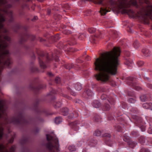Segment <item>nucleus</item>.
Returning <instances> with one entry per match:
<instances>
[{
    "label": "nucleus",
    "instance_id": "19",
    "mask_svg": "<svg viewBox=\"0 0 152 152\" xmlns=\"http://www.w3.org/2000/svg\"><path fill=\"white\" fill-rule=\"evenodd\" d=\"M85 94L88 96L91 97L93 94V92L91 90L88 89L85 92Z\"/></svg>",
    "mask_w": 152,
    "mask_h": 152
},
{
    "label": "nucleus",
    "instance_id": "9",
    "mask_svg": "<svg viewBox=\"0 0 152 152\" xmlns=\"http://www.w3.org/2000/svg\"><path fill=\"white\" fill-rule=\"evenodd\" d=\"M143 107L145 109H151L152 108V103H146L143 104Z\"/></svg>",
    "mask_w": 152,
    "mask_h": 152
},
{
    "label": "nucleus",
    "instance_id": "58",
    "mask_svg": "<svg viewBox=\"0 0 152 152\" xmlns=\"http://www.w3.org/2000/svg\"><path fill=\"white\" fill-rule=\"evenodd\" d=\"M92 41H91V42L92 43H94V40H95V38L94 37H92Z\"/></svg>",
    "mask_w": 152,
    "mask_h": 152
},
{
    "label": "nucleus",
    "instance_id": "34",
    "mask_svg": "<svg viewBox=\"0 0 152 152\" xmlns=\"http://www.w3.org/2000/svg\"><path fill=\"white\" fill-rule=\"evenodd\" d=\"M116 128V130H117L118 131L120 132L121 131L122 128V127L118 125H117L116 126H115Z\"/></svg>",
    "mask_w": 152,
    "mask_h": 152
},
{
    "label": "nucleus",
    "instance_id": "12",
    "mask_svg": "<svg viewBox=\"0 0 152 152\" xmlns=\"http://www.w3.org/2000/svg\"><path fill=\"white\" fill-rule=\"evenodd\" d=\"M108 12V10H107L106 9L103 8L101 7L100 10L99 11V12L101 15H105L106 14V13Z\"/></svg>",
    "mask_w": 152,
    "mask_h": 152
},
{
    "label": "nucleus",
    "instance_id": "5",
    "mask_svg": "<svg viewBox=\"0 0 152 152\" xmlns=\"http://www.w3.org/2000/svg\"><path fill=\"white\" fill-rule=\"evenodd\" d=\"M80 124L79 121H75L73 122H69L68 125L72 129L75 131L77 132L79 129V127L78 125Z\"/></svg>",
    "mask_w": 152,
    "mask_h": 152
},
{
    "label": "nucleus",
    "instance_id": "7",
    "mask_svg": "<svg viewBox=\"0 0 152 152\" xmlns=\"http://www.w3.org/2000/svg\"><path fill=\"white\" fill-rule=\"evenodd\" d=\"M32 38V39L33 40L34 39L35 37L28 33H26L21 37L19 42L20 43H22L23 42L25 41L28 38Z\"/></svg>",
    "mask_w": 152,
    "mask_h": 152
},
{
    "label": "nucleus",
    "instance_id": "46",
    "mask_svg": "<svg viewBox=\"0 0 152 152\" xmlns=\"http://www.w3.org/2000/svg\"><path fill=\"white\" fill-rule=\"evenodd\" d=\"M74 117L73 114H71L68 116V118L69 119H72Z\"/></svg>",
    "mask_w": 152,
    "mask_h": 152
},
{
    "label": "nucleus",
    "instance_id": "27",
    "mask_svg": "<svg viewBox=\"0 0 152 152\" xmlns=\"http://www.w3.org/2000/svg\"><path fill=\"white\" fill-rule=\"evenodd\" d=\"M88 31L90 33H93L96 31V29L92 27L89 28L88 29Z\"/></svg>",
    "mask_w": 152,
    "mask_h": 152
},
{
    "label": "nucleus",
    "instance_id": "8",
    "mask_svg": "<svg viewBox=\"0 0 152 152\" xmlns=\"http://www.w3.org/2000/svg\"><path fill=\"white\" fill-rule=\"evenodd\" d=\"M103 137L105 138L106 141V143L107 145L110 146H111L112 145L110 144L111 141L110 140V138L111 135L110 134L105 133L104 134Z\"/></svg>",
    "mask_w": 152,
    "mask_h": 152
},
{
    "label": "nucleus",
    "instance_id": "42",
    "mask_svg": "<svg viewBox=\"0 0 152 152\" xmlns=\"http://www.w3.org/2000/svg\"><path fill=\"white\" fill-rule=\"evenodd\" d=\"M128 101L130 103H134L135 102V100L133 98H130L129 99Z\"/></svg>",
    "mask_w": 152,
    "mask_h": 152
},
{
    "label": "nucleus",
    "instance_id": "47",
    "mask_svg": "<svg viewBox=\"0 0 152 152\" xmlns=\"http://www.w3.org/2000/svg\"><path fill=\"white\" fill-rule=\"evenodd\" d=\"M37 16H35L34 17V18L33 19H32V20H31L33 21H34L35 20H37Z\"/></svg>",
    "mask_w": 152,
    "mask_h": 152
},
{
    "label": "nucleus",
    "instance_id": "11",
    "mask_svg": "<svg viewBox=\"0 0 152 152\" xmlns=\"http://www.w3.org/2000/svg\"><path fill=\"white\" fill-rule=\"evenodd\" d=\"M142 52L146 56H150V53L148 50L147 49H143L142 50Z\"/></svg>",
    "mask_w": 152,
    "mask_h": 152
},
{
    "label": "nucleus",
    "instance_id": "54",
    "mask_svg": "<svg viewBox=\"0 0 152 152\" xmlns=\"http://www.w3.org/2000/svg\"><path fill=\"white\" fill-rule=\"evenodd\" d=\"M47 12H48V14L49 15L50 13V12H51V10H49V9H48V11H47Z\"/></svg>",
    "mask_w": 152,
    "mask_h": 152
},
{
    "label": "nucleus",
    "instance_id": "1",
    "mask_svg": "<svg viewBox=\"0 0 152 152\" xmlns=\"http://www.w3.org/2000/svg\"><path fill=\"white\" fill-rule=\"evenodd\" d=\"M120 53L119 48L114 47L112 50L102 53L99 58H95L94 69L99 71L95 75L97 80L106 83L109 80L110 75H116Z\"/></svg>",
    "mask_w": 152,
    "mask_h": 152
},
{
    "label": "nucleus",
    "instance_id": "20",
    "mask_svg": "<svg viewBox=\"0 0 152 152\" xmlns=\"http://www.w3.org/2000/svg\"><path fill=\"white\" fill-rule=\"evenodd\" d=\"M107 101L111 104H113L115 102L114 99L110 97L108 98Z\"/></svg>",
    "mask_w": 152,
    "mask_h": 152
},
{
    "label": "nucleus",
    "instance_id": "23",
    "mask_svg": "<svg viewBox=\"0 0 152 152\" xmlns=\"http://www.w3.org/2000/svg\"><path fill=\"white\" fill-rule=\"evenodd\" d=\"M101 132L98 130H97L95 132L94 134L95 136H99L101 135Z\"/></svg>",
    "mask_w": 152,
    "mask_h": 152
},
{
    "label": "nucleus",
    "instance_id": "2",
    "mask_svg": "<svg viewBox=\"0 0 152 152\" xmlns=\"http://www.w3.org/2000/svg\"><path fill=\"white\" fill-rule=\"evenodd\" d=\"M120 9H122L121 12L123 14H126L132 16L134 12L131 10H127L126 8L129 7L131 5L138 7L137 2L135 0H118L117 4Z\"/></svg>",
    "mask_w": 152,
    "mask_h": 152
},
{
    "label": "nucleus",
    "instance_id": "50",
    "mask_svg": "<svg viewBox=\"0 0 152 152\" xmlns=\"http://www.w3.org/2000/svg\"><path fill=\"white\" fill-rule=\"evenodd\" d=\"M47 74L50 77H52L53 76V75L51 72H48Z\"/></svg>",
    "mask_w": 152,
    "mask_h": 152
},
{
    "label": "nucleus",
    "instance_id": "63",
    "mask_svg": "<svg viewBox=\"0 0 152 152\" xmlns=\"http://www.w3.org/2000/svg\"><path fill=\"white\" fill-rule=\"evenodd\" d=\"M120 118H122V117H119L118 118V119H120Z\"/></svg>",
    "mask_w": 152,
    "mask_h": 152
},
{
    "label": "nucleus",
    "instance_id": "36",
    "mask_svg": "<svg viewBox=\"0 0 152 152\" xmlns=\"http://www.w3.org/2000/svg\"><path fill=\"white\" fill-rule=\"evenodd\" d=\"M15 137V134H14L11 138L9 141V142L10 143H12L13 141L14 137Z\"/></svg>",
    "mask_w": 152,
    "mask_h": 152
},
{
    "label": "nucleus",
    "instance_id": "18",
    "mask_svg": "<svg viewBox=\"0 0 152 152\" xmlns=\"http://www.w3.org/2000/svg\"><path fill=\"white\" fill-rule=\"evenodd\" d=\"M68 149L70 151L72 152L76 150L75 146L73 145H70L68 147Z\"/></svg>",
    "mask_w": 152,
    "mask_h": 152
},
{
    "label": "nucleus",
    "instance_id": "59",
    "mask_svg": "<svg viewBox=\"0 0 152 152\" xmlns=\"http://www.w3.org/2000/svg\"><path fill=\"white\" fill-rule=\"evenodd\" d=\"M86 59L87 61H88L89 60V57L88 56H87L86 58Z\"/></svg>",
    "mask_w": 152,
    "mask_h": 152
},
{
    "label": "nucleus",
    "instance_id": "62",
    "mask_svg": "<svg viewBox=\"0 0 152 152\" xmlns=\"http://www.w3.org/2000/svg\"><path fill=\"white\" fill-rule=\"evenodd\" d=\"M44 41V40H43L42 39V38H41V39H40V42H42V41Z\"/></svg>",
    "mask_w": 152,
    "mask_h": 152
},
{
    "label": "nucleus",
    "instance_id": "56",
    "mask_svg": "<svg viewBox=\"0 0 152 152\" xmlns=\"http://www.w3.org/2000/svg\"><path fill=\"white\" fill-rule=\"evenodd\" d=\"M148 86L149 88H152V84H148Z\"/></svg>",
    "mask_w": 152,
    "mask_h": 152
},
{
    "label": "nucleus",
    "instance_id": "35",
    "mask_svg": "<svg viewBox=\"0 0 152 152\" xmlns=\"http://www.w3.org/2000/svg\"><path fill=\"white\" fill-rule=\"evenodd\" d=\"M61 17V15L58 14H56L54 15V18L55 19H59Z\"/></svg>",
    "mask_w": 152,
    "mask_h": 152
},
{
    "label": "nucleus",
    "instance_id": "22",
    "mask_svg": "<svg viewBox=\"0 0 152 152\" xmlns=\"http://www.w3.org/2000/svg\"><path fill=\"white\" fill-rule=\"evenodd\" d=\"M128 144L131 148H133L134 147L136 144L135 143L131 141H129L128 142Z\"/></svg>",
    "mask_w": 152,
    "mask_h": 152
},
{
    "label": "nucleus",
    "instance_id": "17",
    "mask_svg": "<svg viewBox=\"0 0 152 152\" xmlns=\"http://www.w3.org/2000/svg\"><path fill=\"white\" fill-rule=\"evenodd\" d=\"M96 143V141L93 139L90 140L89 142V145L91 146H94Z\"/></svg>",
    "mask_w": 152,
    "mask_h": 152
},
{
    "label": "nucleus",
    "instance_id": "24",
    "mask_svg": "<svg viewBox=\"0 0 152 152\" xmlns=\"http://www.w3.org/2000/svg\"><path fill=\"white\" fill-rule=\"evenodd\" d=\"M110 108V105L107 104L105 103L104 105V110H109Z\"/></svg>",
    "mask_w": 152,
    "mask_h": 152
},
{
    "label": "nucleus",
    "instance_id": "26",
    "mask_svg": "<svg viewBox=\"0 0 152 152\" xmlns=\"http://www.w3.org/2000/svg\"><path fill=\"white\" fill-rule=\"evenodd\" d=\"M133 46L135 48H137L139 46V43L137 41H135L133 44Z\"/></svg>",
    "mask_w": 152,
    "mask_h": 152
},
{
    "label": "nucleus",
    "instance_id": "49",
    "mask_svg": "<svg viewBox=\"0 0 152 152\" xmlns=\"http://www.w3.org/2000/svg\"><path fill=\"white\" fill-rule=\"evenodd\" d=\"M131 133L134 136H136L137 135V132H132Z\"/></svg>",
    "mask_w": 152,
    "mask_h": 152
},
{
    "label": "nucleus",
    "instance_id": "28",
    "mask_svg": "<svg viewBox=\"0 0 152 152\" xmlns=\"http://www.w3.org/2000/svg\"><path fill=\"white\" fill-rule=\"evenodd\" d=\"M63 33L64 34L68 35L71 34L72 33V32L71 31H69V30L65 29L63 30Z\"/></svg>",
    "mask_w": 152,
    "mask_h": 152
},
{
    "label": "nucleus",
    "instance_id": "15",
    "mask_svg": "<svg viewBox=\"0 0 152 152\" xmlns=\"http://www.w3.org/2000/svg\"><path fill=\"white\" fill-rule=\"evenodd\" d=\"M61 105V103L60 102H54L53 103V105L55 108H57L60 107Z\"/></svg>",
    "mask_w": 152,
    "mask_h": 152
},
{
    "label": "nucleus",
    "instance_id": "57",
    "mask_svg": "<svg viewBox=\"0 0 152 152\" xmlns=\"http://www.w3.org/2000/svg\"><path fill=\"white\" fill-rule=\"evenodd\" d=\"M71 94H72V95H73V96H75L76 94L74 92L72 91H71Z\"/></svg>",
    "mask_w": 152,
    "mask_h": 152
},
{
    "label": "nucleus",
    "instance_id": "3",
    "mask_svg": "<svg viewBox=\"0 0 152 152\" xmlns=\"http://www.w3.org/2000/svg\"><path fill=\"white\" fill-rule=\"evenodd\" d=\"M46 136L47 140L48 142L46 146L49 152H59L60 150L58 139L49 134H47Z\"/></svg>",
    "mask_w": 152,
    "mask_h": 152
},
{
    "label": "nucleus",
    "instance_id": "16",
    "mask_svg": "<svg viewBox=\"0 0 152 152\" xmlns=\"http://www.w3.org/2000/svg\"><path fill=\"white\" fill-rule=\"evenodd\" d=\"M64 115H66L68 114L69 112V110L67 108H64L61 110Z\"/></svg>",
    "mask_w": 152,
    "mask_h": 152
},
{
    "label": "nucleus",
    "instance_id": "32",
    "mask_svg": "<svg viewBox=\"0 0 152 152\" xmlns=\"http://www.w3.org/2000/svg\"><path fill=\"white\" fill-rule=\"evenodd\" d=\"M127 80L130 81L131 83H133V82L134 81L135 79L131 77H129L127 78Z\"/></svg>",
    "mask_w": 152,
    "mask_h": 152
},
{
    "label": "nucleus",
    "instance_id": "53",
    "mask_svg": "<svg viewBox=\"0 0 152 152\" xmlns=\"http://www.w3.org/2000/svg\"><path fill=\"white\" fill-rule=\"evenodd\" d=\"M58 46L60 47V48H65V47H66L65 46H64V45H63L62 44H61V45L60 46Z\"/></svg>",
    "mask_w": 152,
    "mask_h": 152
},
{
    "label": "nucleus",
    "instance_id": "39",
    "mask_svg": "<svg viewBox=\"0 0 152 152\" xmlns=\"http://www.w3.org/2000/svg\"><path fill=\"white\" fill-rule=\"evenodd\" d=\"M137 64L139 66H141L144 63L142 61H139L137 62Z\"/></svg>",
    "mask_w": 152,
    "mask_h": 152
},
{
    "label": "nucleus",
    "instance_id": "64",
    "mask_svg": "<svg viewBox=\"0 0 152 152\" xmlns=\"http://www.w3.org/2000/svg\"><path fill=\"white\" fill-rule=\"evenodd\" d=\"M84 125H88V124H87L86 123H84Z\"/></svg>",
    "mask_w": 152,
    "mask_h": 152
},
{
    "label": "nucleus",
    "instance_id": "38",
    "mask_svg": "<svg viewBox=\"0 0 152 152\" xmlns=\"http://www.w3.org/2000/svg\"><path fill=\"white\" fill-rule=\"evenodd\" d=\"M15 146H12L10 149V151L11 152H12L15 151Z\"/></svg>",
    "mask_w": 152,
    "mask_h": 152
},
{
    "label": "nucleus",
    "instance_id": "33",
    "mask_svg": "<svg viewBox=\"0 0 152 152\" xmlns=\"http://www.w3.org/2000/svg\"><path fill=\"white\" fill-rule=\"evenodd\" d=\"M139 141L142 144L144 143L145 142V139L142 137L140 138L139 139Z\"/></svg>",
    "mask_w": 152,
    "mask_h": 152
},
{
    "label": "nucleus",
    "instance_id": "21",
    "mask_svg": "<svg viewBox=\"0 0 152 152\" xmlns=\"http://www.w3.org/2000/svg\"><path fill=\"white\" fill-rule=\"evenodd\" d=\"M60 38V37H59V35L58 34H57L55 36L52 37V39L55 41L58 40Z\"/></svg>",
    "mask_w": 152,
    "mask_h": 152
},
{
    "label": "nucleus",
    "instance_id": "60",
    "mask_svg": "<svg viewBox=\"0 0 152 152\" xmlns=\"http://www.w3.org/2000/svg\"><path fill=\"white\" fill-rule=\"evenodd\" d=\"M64 96L66 97L68 99H70V97L66 95H64Z\"/></svg>",
    "mask_w": 152,
    "mask_h": 152
},
{
    "label": "nucleus",
    "instance_id": "10",
    "mask_svg": "<svg viewBox=\"0 0 152 152\" xmlns=\"http://www.w3.org/2000/svg\"><path fill=\"white\" fill-rule=\"evenodd\" d=\"M93 106L95 108H98L101 106V104L98 101H95L93 103Z\"/></svg>",
    "mask_w": 152,
    "mask_h": 152
},
{
    "label": "nucleus",
    "instance_id": "14",
    "mask_svg": "<svg viewBox=\"0 0 152 152\" xmlns=\"http://www.w3.org/2000/svg\"><path fill=\"white\" fill-rule=\"evenodd\" d=\"M62 121V119L60 117H56L55 119V122L56 124H59Z\"/></svg>",
    "mask_w": 152,
    "mask_h": 152
},
{
    "label": "nucleus",
    "instance_id": "41",
    "mask_svg": "<svg viewBox=\"0 0 152 152\" xmlns=\"http://www.w3.org/2000/svg\"><path fill=\"white\" fill-rule=\"evenodd\" d=\"M55 82L57 83H59L60 82V79L59 77H57L55 79Z\"/></svg>",
    "mask_w": 152,
    "mask_h": 152
},
{
    "label": "nucleus",
    "instance_id": "25",
    "mask_svg": "<svg viewBox=\"0 0 152 152\" xmlns=\"http://www.w3.org/2000/svg\"><path fill=\"white\" fill-rule=\"evenodd\" d=\"M73 66L72 64H67L65 65L64 67L66 69L69 70L73 67Z\"/></svg>",
    "mask_w": 152,
    "mask_h": 152
},
{
    "label": "nucleus",
    "instance_id": "45",
    "mask_svg": "<svg viewBox=\"0 0 152 152\" xmlns=\"http://www.w3.org/2000/svg\"><path fill=\"white\" fill-rule=\"evenodd\" d=\"M134 87L135 89H136L137 90L139 91L141 89L140 87L138 86H134Z\"/></svg>",
    "mask_w": 152,
    "mask_h": 152
},
{
    "label": "nucleus",
    "instance_id": "31",
    "mask_svg": "<svg viewBox=\"0 0 152 152\" xmlns=\"http://www.w3.org/2000/svg\"><path fill=\"white\" fill-rule=\"evenodd\" d=\"M140 98L141 101L142 102L145 101L146 99V96L145 95H142Z\"/></svg>",
    "mask_w": 152,
    "mask_h": 152
},
{
    "label": "nucleus",
    "instance_id": "13",
    "mask_svg": "<svg viewBox=\"0 0 152 152\" xmlns=\"http://www.w3.org/2000/svg\"><path fill=\"white\" fill-rule=\"evenodd\" d=\"M101 120V118L97 115L95 114L94 117V121L95 122H99Z\"/></svg>",
    "mask_w": 152,
    "mask_h": 152
},
{
    "label": "nucleus",
    "instance_id": "48",
    "mask_svg": "<svg viewBox=\"0 0 152 152\" xmlns=\"http://www.w3.org/2000/svg\"><path fill=\"white\" fill-rule=\"evenodd\" d=\"M69 42H70L69 44L70 45H73L74 44V43L73 42L72 40H69Z\"/></svg>",
    "mask_w": 152,
    "mask_h": 152
},
{
    "label": "nucleus",
    "instance_id": "37",
    "mask_svg": "<svg viewBox=\"0 0 152 152\" xmlns=\"http://www.w3.org/2000/svg\"><path fill=\"white\" fill-rule=\"evenodd\" d=\"M140 152H150L148 150L145 148H142L140 151Z\"/></svg>",
    "mask_w": 152,
    "mask_h": 152
},
{
    "label": "nucleus",
    "instance_id": "61",
    "mask_svg": "<svg viewBox=\"0 0 152 152\" xmlns=\"http://www.w3.org/2000/svg\"><path fill=\"white\" fill-rule=\"evenodd\" d=\"M51 92L54 94H55L56 93V91L54 90H53Z\"/></svg>",
    "mask_w": 152,
    "mask_h": 152
},
{
    "label": "nucleus",
    "instance_id": "40",
    "mask_svg": "<svg viewBox=\"0 0 152 152\" xmlns=\"http://www.w3.org/2000/svg\"><path fill=\"white\" fill-rule=\"evenodd\" d=\"M37 69L35 67H32L31 69V70L32 72H36L37 71Z\"/></svg>",
    "mask_w": 152,
    "mask_h": 152
},
{
    "label": "nucleus",
    "instance_id": "55",
    "mask_svg": "<svg viewBox=\"0 0 152 152\" xmlns=\"http://www.w3.org/2000/svg\"><path fill=\"white\" fill-rule=\"evenodd\" d=\"M141 129L142 131L143 132L145 130V128L144 127H143L141 128Z\"/></svg>",
    "mask_w": 152,
    "mask_h": 152
},
{
    "label": "nucleus",
    "instance_id": "51",
    "mask_svg": "<svg viewBox=\"0 0 152 152\" xmlns=\"http://www.w3.org/2000/svg\"><path fill=\"white\" fill-rule=\"evenodd\" d=\"M101 91L102 92H105L106 91V90L104 88H101Z\"/></svg>",
    "mask_w": 152,
    "mask_h": 152
},
{
    "label": "nucleus",
    "instance_id": "4",
    "mask_svg": "<svg viewBox=\"0 0 152 152\" xmlns=\"http://www.w3.org/2000/svg\"><path fill=\"white\" fill-rule=\"evenodd\" d=\"M60 53V52L57 51L56 53H55L54 55L51 54L44 55L43 53H41L38 58L39 63L41 68L44 69L46 67V65L43 62L45 59H46L47 62H49L52 61L53 59V57L55 56V58H54L55 61H58V58L56 55L58 53L59 54Z\"/></svg>",
    "mask_w": 152,
    "mask_h": 152
},
{
    "label": "nucleus",
    "instance_id": "29",
    "mask_svg": "<svg viewBox=\"0 0 152 152\" xmlns=\"http://www.w3.org/2000/svg\"><path fill=\"white\" fill-rule=\"evenodd\" d=\"M75 87L76 90L77 91L80 90L82 88V86L80 84L76 85Z\"/></svg>",
    "mask_w": 152,
    "mask_h": 152
},
{
    "label": "nucleus",
    "instance_id": "30",
    "mask_svg": "<svg viewBox=\"0 0 152 152\" xmlns=\"http://www.w3.org/2000/svg\"><path fill=\"white\" fill-rule=\"evenodd\" d=\"M132 61L130 60H127L125 62V64L128 66H131L132 65Z\"/></svg>",
    "mask_w": 152,
    "mask_h": 152
},
{
    "label": "nucleus",
    "instance_id": "52",
    "mask_svg": "<svg viewBox=\"0 0 152 152\" xmlns=\"http://www.w3.org/2000/svg\"><path fill=\"white\" fill-rule=\"evenodd\" d=\"M103 0H98V3L99 4H102Z\"/></svg>",
    "mask_w": 152,
    "mask_h": 152
},
{
    "label": "nucleus",
    "instance_id": "44",
    "mask_svg": "<svg viewBox=\"0 0 152 152\" xmlns=\"http://www.w3.org/2000/svg\"><path fill=\"white\" fill-rule=\"evenodd\" d=\"M106 97V95L104 94H102L101 96V98L102 100L104 99Z\"/></svg>",
    "mask_w": 152,
    "mask_h": 152
},
{
    "label": "nucleus",
    "instance_id": "6",
    "mask_svg": "<svg viewBox=\"0 0 152 152\" xmlns=\"http://www.w3.org/2000/svg\"><path fill=\"white\" fill-rule=\"evenodd\" d=\"M3 134V128H0V140L2 139ZM0 152H9L4 145L0 144Z\"/></svg>",
    "mask_w": 152,
    "mask_h": 152
},
{
    "label": "nucleus",
    "instance_id": "43",
    "mask_svg": "<svg viewBox=\"0 0 152 152\" xmlns=\"http://www.w3.org/2000/svg\"><path fill=\"white\" fill-rule=\"evenodd\" d=\"M84 37V35L83 34L80 35L79 37L78 38L80 40H83Z\"/></svg>",
    "mask_w": 152,
    "mask_h": 152
}]
</instances>
